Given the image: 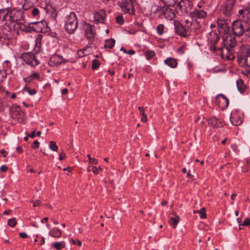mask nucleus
Returning <instances> with one entry per match:
<instances>
[{
	"label": "nucleus",
	"mask_w": 250,
	"mask_h": 250,
	"mask_svg": "<svg viewBox=\"0 0 250 250\" xmlns=\"http://www.w3.org/2000/svg\"><path fill=\"white\" fill-rule=\"evenodd\" d=\"M236 45V41L234 37L227 34L224 35L222 45L218 47L221 51V55L228 60H233L235 57L233 55V48Z\"/></svg>",
	"instance_id": "f257e3e1"
},
{
	"label": "nucleus",
	"mask_w": 250,
	"mask_h": 250,
	"mask_svg": "<svg viewBox=\"0 0 250 250\" xmlns=\"http://www.w3.org/2000/svg\"><path fill=\"white\" fill-rule=\"evenodd\" d=\"M78 20L76 15L71 12L65 18V30L69 33H73L78 27Z\"/></svg>",
	"instance_id": "f03ea898"
},
{
	"label": "nucleus",
	"mask_w": 250,
	"mask_h": 250,
	"mask_svg": "<svg viewBox=\"0 0 250 250\" xmlns=\"http://www.w3.org/2000/svg\"><path fill=\"white\" fill-rule=\"evenodd\" d=\"M238 61L242 65L250 67V47L246 46L242 49L238 56Z\"/></svg>",
	"instance_id": "7ed1b4c3"
},
{
	"label": "nucleus",
	"mask_w": 250,
	"mask_h": 250,
	"mask_svg": "<svg viewBox=\"0 0 250 250\" xmlns=\"http://www.w3.org/2000/svg\"><path fill=\"white\" fill-rule=\"evenodd\" d=\"M220 41L219 35L215 31L210 32L208 36V42L209 49L212 53H215L218 50V42Z\"/></svg>",
	"instance_id": "20e7f679"
},
{
	"label": "nucleus",
	"mask_w": 250,
	"mask_h": 250,
	"mask_svg": "<svg viewBox=\"0 0 250 250\" xmlns=\"http://www.w3.org/2000/svg\"><path fill=\"white\" fill-rule=\"evenodd\" d=\"M245 20H237L232 23V29L233 34L237 36H240L244 34Z\"/></svg>",
	"instance_id": "39448f33"
},
{
	"label": "nucleus",
	"mask_w": 250,
	"mask_h": 250,
	"mask_svg": "<svg viewBox=\"0 0 250 250\" xmlns=\"http://www.w3.org/2000/svg\"><path fill=\"white\" fill-rule=\"evenodd\" d=\"M133 2L134 0H121L118 3L124 12L134 15L135 10Z\"/></svg>",
	"instance_id": "423d86ee"
},
{
	"label": "nucleus",
	"mask_w": 250,
	"mask_h": 250,
	"mask_svg": "<svg viewBox=\"0 0 250 250\" xmlns=\"http://www.w3.org/2000/svg\"><path fill=\"white\" fill-rule=\"evenodd\" d=\"M192 4L189 0H181L176 4V9L182 14H188L191 9Z\"/></svg>",
	"instance_id": "0eeeda50"
},
{
	"label": "nucleus",
	"mask_w": 250,
	"mask_h": 250,
	"mask_svg": "<svg viewBox=\"0 0 250 250\" xmlns=\"http://www.w3.org/2000/svg\"><path fill=\"white\" fill-rule=\"evenodd\" d=\"M174 26L176 33L180 37L188 38L190 36L188 27L184 26L179 21L174 22Z\"/></svg>",
	"instance_id": "6e6552de"
},
{
	"label": "nucleus",
	"mask_w": 250,
	"mask_h": 250,
	"mask_svg": "<svg viewBox=\"0 0 250 250\" xmlns=\"http://www.w3.org/2000/svg\"><path fill=\"white\" fill-rule=\"evenodd\" d=\"M21 58L26 63L31 66H37L39 64V61L36 59L35 54L32 52H24L21 54Z\"/></svg>",
	"instance_id": "1a4fd4ad"
},
{
	"label": "nucleus",
	"mask_w": 250,
	"mask_h": 250,
	"mask_svg": "<svg viewBox=\"0 0 250 250\" xmlns=\"http://www.w3.org/2000/svg\"><path fill=\"white\" fill-rule=\"evenodd\" d=\"M31 26V32L35 31L38 33L45 32L47 30V23L44 20L30 23Z\"/></svg>",
	"instance_id": "9d476101"
},
{
	"label": "nucleus",
	"mask_w": 250,
	"mask_h": 250,
	"mask_svg": "<svg viewBox=\"0 0 250 250\" xmlns=\"http://www.w3.org/2000/svg\"><path fill=\"white\" fill-rule=\"evenodd\" d=\"M84 34L87 39L89 40V44L92 43L93 40L95 37L96 32L93 26L88 23H84L83 25Z\"/></svg>",
	"instance_id": "9b49d317"
},
{
	"label": "nucleus",
	"mask_w": 250,
	"mask_h": 250,
	"mask_svg": "<svg viewBox=\"0 0 250 250\" xmlns=\"http://www.w3.org/2000/svg\"><path fill=\"white\" fill-rule=\"evenodd\" d=\"M23 17V13L22 11L16 9L10 10L9 18L14 24L21 21Z\"/></svg>",
	"instance_id": "f8f14e48"
},
{
	"label": "nucleus",
	"mask_w": 250,
	"mask_h": 250,
	"mask_svg": "<svg viewBox=\"0 0 250 250\" xmlns=\"http://www.w3.org/2000/svg\"><path fill=\"white\" fill-rule=\"evenodd\" d=\"M235 3V0H225L222 6L223 13L228 16H230L233 12Z\"/></svg>",
	"instance_id": "ddd939ff"
},
{
	"label": "nucleus",
	"mask_w": 250,
	"mask_h": 250,
	"mask_svg": "<svg viewBox=\"0 0 250 250\" xmlns=\"http://www.w3.org/2000/svg\"><path fill=\"white\" fill-rule=\"evenodd\" d=\"M218 30L220 33L228 34L229 31V25L227 21L225 20L219 19L217 21Z\"/></svg>",
	"instance_id": "4468645a"
},
{
	"label": "nucleus",
	"mask_w": 250,
	"mask_h": 250,
	"mask_svg": "<svg viewBox=\"0 0 250 250\" xmlns=\"http://www.w3.org/2000/svg\"><path fill=\"white\" fill-rule=\"evenodd\" d=\"M207 15V12L205 9H194L190 13V17L194 20L204 19Z\"/></svg>",
	"instance_id": "2eb2a0df"
},
{
	"label": "nucleus",
	"mask_w": 250,
	"mask_h": 250,
	"mask_svg": "<svg viewBox=\"0 0 250 250\" xmlns=\"http://www.w3.org/2000/svg\"><path fill=\"white\" fill-rule=\"evenodd\" d=\"M13 26L15 30H20L26 33L31 32V26L30 25V23L28 24H26L21 21L19 22L14 23Z\"/></svg>",
	"instance_id": "dca6fc26"
},
{
	"label": "nucleus",
	"mask_w": 250,
	"mask_h": 250,
	"mask_svg": "<svg viewBox=\"0 0 250 250\" xmlns=\"http://www.w3.org/2000/svg\"><path fill=\"white\" fill-rule=\"evenodd\" d=\"M67 61L62 56L58 55H54L50 59L49 63L50 65H60L62 63H65Z\"/></svg>",
	"instance_id": "f3484780"
},
{
	"label": "nucleus",
	"mask_w": 250,
	"mask_h": 250,
	"mask_svg": "<svg viewBox=\"0 0 250 250\" xmlns=\"http://www.w3.org/2000/svg\"><path fill=\"white\" fill-rule=\"evenodd\" d=\"M0 36L4 41L10 40L13 38L10 29L0 28Z\"/></svg>",
	"instance_id": "a211bd4d"
},
{
	"label": "nucleus",
	"mask_w": 250,
	"mask_h": 250,
	"mask_svg": "<svg viewBox=\"0 0 250 250\" xmlns=\"http://www.w3.org/2000/svg\"><path fill=\"white\" fill-rule=\"evenodd\" d=\"M208 124L209 125L215 128H219L223 126V123L219 121L218 119L214 117L208 119Z\"/></svg>",
	"instance_id": "6ab92c4d"
},
{
	"label": "nucleus",
	"mask_w": 250,
	"mask_h": 250,
	"mask_svg": "<svg viewBox=\"0 0 250 250\" xmlns=\"http://www.w3.org/2000/svg\"><path fill=\"white\" fill-rule=\"evenodd\" d=\"M105 13L104 10L96 12L94 14V19L96 22L103 23L104 20Z\"/></svg>",
	"instance_id": "aec40b11"
},
{
	"label": "nucleus",
	"mask_w": 250,
	"mask_h": 250,
	"mask_svg": "<svg viewBox=\"0 0 250 250\" xmlns=\"http://www.w3.org/2000/svg\"><path fill=\"white\" fill-rule=\"evenodd\" d=\"M62 234V232L61 230L57 228H52L49 232V235L50 236L57 238H60Z\"/></svg>",
	"instance_id": "412c9836"
},
{
	"label": "nucleus",
	"mask_w": 250,
	"mask_h": 250,
	"mask_svg": "<svg viewBox=\"0 0 250 250\" xmlns=\"http://www.w3.org/2000/svg\"><path fill=\"white\" fill-rule=\"evenodd\" d=\"M165 63L171 68H175L177 65V60L172 58H168L164 61Z\"/></svg>",
	"instance_id": "4be33fe9"
},
{
	"label": "nucleus",
	"mask_w": 250,
	"mask_h": 250,
	"mask_svg": "<svg viewBox=\"0 0 250 250\" xmlns=\"http://www.w3.org/2000/svg\"><path fill=\"white\" fill-rule=\"evenodd\" d=\"M46 12L48 13L54 19H56L58 13L56 9L51 5H47L46 8Z\"/></svg>",
	"instance_id": "5701e85b"
},
{
	"label": "nucleus",
	"mask_w": 250,
	"mask_h": 250,
	"mask_svg": "<svg viewBox=\"0 0 250 250\" xmlns=\"http://www.w3.org/2000/svg\"><path fill=\"white\" fill-rule=\"evenodd\" d=\"M230 121L231 124L234 125H238L242 123L241 117L235 115L230 116Z\"/></svg>",
	"instance_id": "b1692460"
},
{
	"label": "nucleus",
	"mask_w": 250,
	"mask_h": 250,
	"mask_svg": "<svg viewBox=\"0 0 250 250\" xmlns=\"http://www.w3.org/2000/svg\"><path fill=\"white\" fill-rule=\"evenodd\" d=\"M236 84L238 90L240 91V92L241 93H244L246 88V86L244 84L243 80L241 79H238L237 81Z\"/></svg>",
	"instance_id": "393cba45"
},
{
	"label": "nucleus",
	"mask_w": 250,
	"mask_h": 250,
	"mask_svg": "<svg viewBox=\"0 0 250 250\" xmlns=\"http://www.w3.org/2000/svg\"><path fill=\"white\" fill-rule=\"evenodd\" d=\"M180 218L179 216L175 215V217H170L168 221L169 224L175 228L180 221Z\"/></svg>",
	"instance_id": "a878e982"
},
{
	"label": "nucleus",
	"mask_w": 250,
	"mask_h": 250,
	"mask_svg": "<svg viewBox=\"0 0 250 250\" xmlns=\"http://www.w3.org/2000/svg\"><path fill=\"white\" fill-rule=\"evenodd\" d=\"M191 25V31L193 30V31L195 33V34H199L200 28L201 26L200 25L199 23L196 21L194 22H192L190 23Z\"/></svg>",
	"instance_id": "bb28decb"
},
{
	"label": "nucleus",
	"mask_w": 250,
	"mask_h": 250,
	"mask_svg": "<svg viewBox=\"0 0 250 250\" xmlns=\"http://www.w3.org/2000/svg\"><path fill=\"white\" fill-rule=\"evenodd\" d=\"M20 108L19 107H12L11 109V117L14 119H18L19 117L20 114Z\"/></svg>",
	"instance_id": "cd10ccee"
},
{
	"label": "nucleus",
	"mask_w": 250,
	"mask_h": 250,
	"mask_svg": "<svg viewBox=\"0 0 250 250\" xmlns=\"http://www.w3.org/2000/svg\"><path fill=\"white\" fill-rule=\"evenodd\" d=\"M218 96H220L222 98V103L223 105H220L222 109H225L228 107L229 104V99L223 94H220L218 95Z\"/></svg>",
	"instance_id": "c85d7f7f"
},
{
	"label": "nucleus",
	"mask_w": 250,
	"mask_h": 250,
	"mask_svg": "<svg viewBox=\"0 0 250 250\" xmlns=\"http://www.w3.org/2000/svg\"><path fill=\"white\" fill-rule=\"evenodd\" d=\"M52 247L57 250H61L65 247V244L63 241L54 242L52 244Z\"/></svg>",
	"instance_id": "c756f323"
},
{
	"label": "nucleus",
	"mask_w": 250,
	"mask_h": 250,
	"mask_svg": "<svg viewBox=\"0 0 250 250\" xmlns=\"http://www.w3.org/2000/svg\"><path fill=\"white\" fill-rule=\"evenodd\" d=\"M8 14V8H3L0 9V23L4 22V16H6Z\"/></svg>",
	"instance_id": "7c9ffc66"
},
{
	"label": "nucleus",
	"mask_w": 250,
	"mask_h": 250,
	"mask_svg": "<svg viewBox=\"0 0 250 250\" xmlns=\"http://www.w3.org/2000/svg\"><path fill=\"white\" fill-rule=\"evenodd\" d=\"M245 32L244 34L246 36L250 37V21H246L245 20Z\"/></svg>",
	"instance_id": "2f4dec72"
},
{
	"label": "nucleus",
	"mask_w": 250,
	"mask_h": 250,
	"mask_svg": "<svg viewBox=\"0 0 250 250\" xmlns=\"http://www.w3.org/2000/svg\"><path fill=\"white\" fill-rule=\"evenodd\" d=\"M115 41L113 39L106 40L104 45V48H112L115 45Z\"/></svg>",
	"instance_id": "473e14b6"
},
{
	"label": "nucleus",
	"mask_w": 250,
	"mask_h": 250,
	"mask_svg": "<svg viewBox=\"0 0 250 250\" xmlns=\"http://www.w3.org/2000/svg\"><path fill=\"white\" fill-rule=\"evenodd\" d=\"M194 213H198V214H200V218L202 219H205L207 217L206 210L205 208H202L200 210H194Z\"/></svg>",
	"instance_id": "72a5a7b5"
},
{
	"label": "nucleus",
	"mask_w": 250,
	"mask_h": 250,
	"mask_svg": "<svg viewBox=\"0 0 250 250\" xmlns=\"http://www.w3.org/2000/svg\"><path fill=\"white\" fill-rule=\"evenodd\" d=\"M155 55V53L154 51L152 50H147L145 52V55L147 60H149L151 59L153 56Z\"/></svg>",
	"instance_id": "f704fd0d"
},
{
	"label": "nucleus",
	"mask_w": 250,
	"mask_h": 250,
	"mask_svg": "<svg viewBox=\"0 0 250 250\" xmlns=\"http://www.w3.org/2000/svg\"><path fill=\"white\" fill-rule=\"evenodd\" d=\"M89 42L88 44L84 47L83 49L79 50L77 52V54L78 56L80 58L84 56L85 55L84 54V51L86 50V49L90 46Z\"/></svg>",
	"instance_id": "c9c22d12"
},
{
	"label": "nucleus",
	"mask_w": 250,
	"mask_h": 250,
	"mask_svg": "<svg viewBox=\"0 0 250 250\" xmlns=\"http://www.w3.org/2000/svg\"><path fill=\"white\" fill-rule=\"evenodd\" d=\"M163 3L169 6H173L176 4V0H161Z\"/></svg>",
	"instance_id": "e433bc0d"
},
{
	"label": "nucleus",
	"mask_w": 250,
	"mask_h": 250,
	"mask_svg": "<svg viewBox=\"0 0 250 250\" xmlns=\"http://www.w3.org/2000/svg\"><path fill=\"white\" fill-rule=\"evenodd\" d=\"M49 148L53 151H57L58 149V146L56 145V142L50 141L49 143Z\"/></svg>",
	"instance_id": "4c0bfd02"
},
{
	"label": "nucleus",
	"mask_w": 250,
	"mask_h": 250,
	"mask_svg": "<svg viewBox=\"0 0 250 250\" xmlns=\"http://www.w3.org/2000/svg\"><path fill=\"white\" fill-rule=\"evenodd\" d=\"M23 91H27L30 95H35L37 91L35 89H31L30 88V87H27V86H25L23 89Z\"/></svg>",
	"instance_id": "58836bf2"
},
{
	"label": "nucleus",
	"mask_w": 250,
	"mask_h": 250,
	"mask_svg": "<svg viewBox=\"0 0 250 250\" xmlns=\"http://www.w3.org/2000/svg\"><path fill=\"white\" fill-rule=\"evenodd\" d=\"M17 222L15 218H12L8 220V225L12 228L16 226Z\"/></svg>",
	"instance_id": "ea45409f"
},
{
	"label": "nucleus",
	"mask_w": 250,
	"mask_h": 250,
	"mask_svg": "<svg viewBox=\"0 0 250 250\" xmlns=\"http://www.w3.org/2000/svg\"><path fill=\"white\" fill-rule=\"evenodd\" d=\"M100 63L97 60H94L92 61V68L93 70L97 69L99 68Z\"/></svg>",
	"instance_id": "a19ab883"
},
{
	"label": "nucleus",
	"mask_w": 250,
	"mask_h": 250,
	"mask_svg": "<svg viewBox=\"0 0 250 250\" xmlns=\"http://www.w3.org/2000/svg\"><path fill=\"white\" fill-rule=\"evenodd\" d=\"M157 32L160 35H162L164 33V25L162 24H160L157 27Z\"/></svg>",
	"instance_id": "79ce46f5"
},
{
	"label": "nucleus",
	"mask_w": 250,
	"mask_h": 250,
	"mask_svg": "<svg viewBox=\"0 0 250 250\" xmlns=\"http://www.w3.org/2000/svg\"><path fill=\"white\" fill-rule=\"evenodd\" d=\"M238 13L239 15L242 16L244 18L245 16L247 15L249 13V10L246 8L243 9L239 10Z\"/></svg>",
	"instance_id": "37998d69"
},
{
	"label": "nucleus",
	"mask_w": 250,
	"mask_h": 250,
	"mask_svg": "<svg viewBox=\"0 0 250 250\" xmlns=\"http://www.w3.org/2000/svg\"><path fill=\"white\" fill-rule=\"evenodd\" d=\"M241 226H250V218L249 217L246 218L244 221L243 223L241 224H240V229H242L241 227Z\"/></svg>",
	"instance_id": "c03bdc74"
},
{
	"label": "nucleus",
	"mask_w": 250,
	"mask_h": 250,
	"mask_svg": "<svg viewBox=\"0 0 250 250\" xmlns=\"http://www.w3.org/2000/svg\"><path fill=\"white\" fill-rule=\"evenodd\" d=\"M116 20L117 22L120 25L123 24L124 22L123 17L122 16H117L116 18Z\"/></svg>",
	"instance_id": "a18cd8bd"
},
{
	"label": "nucleus",
	"mask_w": 250,
	"mask_h": 250,
	"mask_svg": "<svg viewBox=\"0 0 250 250\" xmlns=\"http://www.w3.org/2000/svg\"><path fill=\"white\" fill-rule=\"evenodd\" d=\"M6 72L5 69H2L0 70V78L2 80L6 77Z\"/></svg>",
	"instance_id": "49530a36"
},
{
	"label": "nucleus",
	"mask_w": 250,
	"mask_h": 250,
	"mask_svg": "<svg viewBox=\"0 0 250 250\" xmlns=\"http://www.w3.org/2000/svg\"><path fill=\"white\" fill-rule=\"evenodd\" d=\"M40 11L38 8H34L31 10V14L34 17H36L39 15Z\"/></svg>",
	"instance_id": "de8ad7c7"
},
{
	"label": "nucleus",
	"mask_w": 250,
	"mask_h": 250,
	"mask_svg": "<svg viewBox=\"0 0 250 250\" xmlns=\"http://www.w3.org/2000/svg\"><path fill=\"white\" fill-rule=\"evenodd\" d=\"M30 76L32 77V80H39L40 79V75L38 73L34 72L33 74H31Z\"/></svg>",
	"instance_id": "09e8293b"
},
{
	"label": "nucleus",
	"mask_w": 250,
	"mask_h": 250,
	"mask_svg": "<svg viewBox=\"0 0 250 250\" xmlns=\"http://www.w3.org/2000/svg\"><path fill=\"white\" fill-rule=\"evenodd\" d=\"M70 242L72 243L73 244H78L79 246H82V242L78 239L74 240L73 239H70L69 240Z\"/></svg>",
	"instance_id": "8fccbe9b"
},
{
	"label": "nucleus",
	"mask_w": 250,
	"mask_h": 250,
	"mask_svg": "<svg viewBox=\"0 0 250 250\" xmlns=\"http://www.w3.org/2000/svg\"><path fill=\"white\" fill-rule=\"evenodd\" d=\"M92 171L95 174L98 173L99 170H102V168L100 167H92Z\"/></svg>",
	"instance_id": "3c124183"
},
{
	"label": "nucleus",
	"mask_w": 250,
	"mask_h": 250,
	"mask_svg": "<svg viewBox=\"0 0 250 250\" xmlns=\"http://www.w3.org/2000/svg\"><path fill=\"white\" fill-rule=\"evenodd\" d=\"M40 142L35 140L34 141L33 145H32V147L34 148H38L39 147Z\"/></svg>",
	"instance_id": "603ef678"
},
{
	"label": "nucleus",
	"mask_w": 250,
	"mask_h": 250,
	"mask_svg": "<svg viewBox=\"0 0 250 250\" xmlns=\"http://www.w3.org/2000/svg\"><path fill=\"white\" fill-rule=\"evenodd\" d=\"M138 109L140 111V114L142 116L146 115L145 112V109L143 107H139Z\"/></svg>",
	"instance_id": "864d4df0"
},
{
	"label": "nucleus",
	"mask_w": 250,
	"mask_h": 250,
	"mask_svg": "<svg viewBox=\"0 0 250 250\" xmlns=\"http://www.w3.org/2000/svg\"><path fill=\"white\" fill-rule=\"evenodd\" d=\"M89 162L90 164L97 165L98 164V160L95 158H92L90 159Z\"/></svg>",
	"instance_id": "5fc2aeb1"
},
{
	"label": "nucleus",
	"mask_w": 250,
	"mask_h": 250,
	"mask_svg": "<svg viewBox=\"0 0 250 250\" xmlns=\"http://www.w3.org/2000/svg\"><path fill=\"white\" fill-rule=\"evenodd\" d=\"M0 170H1V171L3 172H5L8 170V167L5 165H2L0 167Z\"/></svg>",
	"instance_id": "6e6d98bb"
},
{
	"label": "nucleus",
	"mask_w": 250,
	"mask_h": 250,
	"mask_svg": "<svg viewBox=\"0 0 250 250\" xmlns=\"http://www.w3.org/2000/svg\"><path fill=\"white\" fill-rule=\"evenodd\" d=\"M66 157V155L62 151L60 154V155H59V159L60 160H63V159H65V158Z\"/></svg>",
	"instance_id": "4d7b16f0"
},
{
	"label": "nucleus",
	"mask_w": 250,
	"mask_h": 250,
	"mask_svg": "<svg viewBox=\"0 0 250 250\" xmlns=\"http://www.w3.org/2000/svg\"><path fill=\"white\" fill-rule=\"evenodd\" d=\"M32 6V4L28 5L27 3H24L22 5V8L25 10H28L30 7Z\"/></svg>",
	"instance_id": "13d9d810"
},
{
	"label": "nucleus",
	"mask_w": 250,
	"mask_h": 250,
	"mask_svg": "<svg viewBox=\"0 0 250 250\" xmlns=\"http://www.w3.org/2000/svg\"><path fill=\"white\" fill-rule=\"evenodd\" d=\"M41 203V201L40 200H36L35 201L33 202V207H37L40 206Z\"/></svg>",
	"instance_id": "bf43d9fd"
},
{
	"label": "nucleus",
	"mask_w": 250,
	"mask_h": 250,
	"mask_svg": "<svg viewBox=\"0 0 250 250\" xmlns=\"http://www.w3.org/2000/svg\"><path fill=\"white\" fill-rule=\"evenodd\" d=\"M32 80H32V77H31V76L30 75L29 77L24 79V82H25L26 83H30V82H31V81Z\"/></svg>",
	"instance_id": "052dcab7"
},
{
	"label": "nucleus",
	"mask_w": 250,
	"mask_h": 250,
	"mask_svg": "<svg viewBox=\"0 0 250 250\" xmlns=\"http://www.w3.org/2000/svg\"><path fill=\"white\" fill-rule=\"evenodd\" d=\"M19 236L22 238H26L28 237L27 234L25 232H21L19 234Z\"/></svg>",
	"instance_id": "680f3d73"
},
{
	"label": "nucleus",
	"mask_w": 250,
	"mask_h": 250,
	"mask_svg": "<svg viewBox=\"0 0 250 250\" xmlns=\"http://www.w3.org/2000/svg\"><path fill=\"white\" fill-rule=\"evenodd\" d=\"M6 19H6V21H5V22L4 24H5V25H8V26H9L10 25V23H13V22H12V21H11V20H10L9 19V17H7V18H6Z\"/></svg>",
	"instance_id": "e2e57ef3"
},
{
	"label": "nucleus",
	"mask_w": 250,
	"mask_h": 250,
	"mask_svg": "<svg viewBox=\"0 0 250 250\" xmlns=\"http://www.w3.org/2000/svg\"><path fill=\"white\" fill-rule=\"evenodd\" d=\"M147 120V115H146L143 116L142 118H141V121H142V122H143V123H146V122Z\"/></svg>",
	"instance_id": "0e129e2a"
},
{
	"label": "nucleus",
	"mask_w": 250,
	"mask_h": 250,
	"mask_svg": "<svg viewBox=\"0 0 250 250\" xmlns=\"http://www.w3.org/2000/svg\"><path fill=\"white\" fill-rule=\"evenodd\" d=\"M16 150L19 152V153H21L23 151V149H22V147L20 146H18L16 148Z\"/></svg>",
	"instance_id": "69168bd1"
},
{
	"label": "nucleus",
	"mask_w": 250,
	"mask_h": 250,
	"mask_svg": "<svg viewBox=\"0 0 250 250\" xmlns=\"http://www.w3.org/2000/svg\"><path fill=\"white\" fill-rule=\"evenodd\" d=\"M28 136L32 138H33L35 137V131H33L31 134H28Z\"/></svg>",
	"instance_id": "338daca9"
},
{
	"label": "nucleus",
	"mask_w": 250,
	"mask_h": 250,
	"mask_svg": "<svg viewBox=\"0 0 250 250\" xmlns=\"http://www.w3.org/2000/svg\"><path fill=\"white\" fill-rule=\"evenodd\" d=\"M68 93V89L67 88H64L62 90V95L66 94Z\"/></svg>",
	"instance_id": "774afa93"
}]
</instances>
